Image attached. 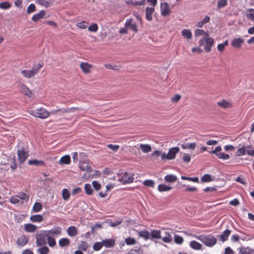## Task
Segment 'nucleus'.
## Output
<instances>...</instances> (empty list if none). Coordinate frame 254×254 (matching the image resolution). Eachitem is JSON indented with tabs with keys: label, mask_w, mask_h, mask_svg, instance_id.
<instances>
[{
	"label": "nucleus",
	"mask_w": 254,
	"mask_h": 254,
	"mask_svg": "<svg viewBox=\"0 0 254 254\" xmlns=\"http://www.w3.org/2000/svg\"><path fill=\"white\" fill-rule=\"evenodd\" d=\"M43 66V64L38 63L32 66L30 70L23 69L21 71L23 76L26 78H33L39 72L40 69Z\"/></svg>",
	"instance_id": "f257e3e1"
},
{
	"label": "nucleus",
	"mask_w": 254,
	"mask_h": 254,
	"mask_svg": "<svg viewBox=\"0 0 254 254\" xmlns=\"http://www.w3.org/2000/svg\"><path fill=\"white\" fill-rule=\"evenodd\" d=\"M29 114L36 118L40 119H46L50 116V113L46 109L40 107L29 111Z\"/></svg>",
	"instance_id": "f03ea898"
},
{
	"label": "nucleus",
	"mask_w": 254,
	"mask_h": 254,
	"mask_svg": "<svg viewBox=\"0 0 254 254\" xmlns=\"http://www.w3.org/2000/svg\"><path fill=\"white\" fill-rule=\"evenodd\" d=\"M179 151L180 148L178 147L170 148L168 154H166L165 153L162 154L161 159L162 160L174 159L175 158L176 154L179 153Z\"/></svg>",
	"instance_id": "7ed1b4c3"
},
{
	"label": "nucleus",
	"mask_w": 254,
	"mask_h": 254,
	"mask_svg": "<svg viewBox=\"0 0 254 254\" xmlns=\"http://www.w3.org/2000/svg\"><path fill=\"white\" fill-rule=\"evenodd\" d=\"M221 147L220 146H217L215 149L210 150L209 152L211 154H215L218 158L222 160H228L230 158L229 155L221 152Z\"/></svg>",
	"instance_id": "20e7f679"
},
{
	"label": "nucleus",
	"mask_w": 254,
	"mask_h": 254,
	"mask_svg": "<svg viewBox=\"0 0 254 254\" xmlns=\"http://www.w3.org/2000/svg\"><path fill=\"white\" fill-rule=\"evenodd\" d=\"M18 161L20 164L23 163L29 156L28 152L22 147L17 151Z\"/></svg>",
	"instance_id": "39448f33"
},
{
	"label": "nucleus",
	"mask_w": 254,
	"mask_h": 254,
	"mask_svg": "<svg viewBox=\"0 0 254 254\" xmlns=\"http://www.w3.org/2000/svg\"><path fill=\"white\" fill-rule=\"evenodd\" d=\"M44 233H45V235H48L51 237H57L60 236L62 234V228L59 227H55L53 228L52 229L48 231H45Z\"/></svg>",
	"instance_id": "423d86ee"
},
{
	"label": "nucleus",
	"mask_w": 254,
	"mask_h": 254,
	"mask_svg": "<svg viewBox=\"0 0 254 254\" xmlns=\"http://www.w3.org/2000/svg\"><path fill=\"white\" fill-rule=\"evenodd\" d=\"M77 110H78V108L77 107L59 109L57 110H52L50 113V115H56L58 112H61L63 114L73 113Z\"/></svg>",
	"instance_id": "0eeeda50"
},
{
	"label": "nucleus",
	"mask_w": 254,
	"mask_h": 254,
	"mask_svg": "<svg viewBox=\"0 0 254 254\" xmlns=\"http://www.w3.org/2000/svg\"><path fill=\"white\" fill-rule=\"evenodd\" d=\"M21 93L24 94L28 97H32L33 93L30 89L23 83H20L18 85Z\"/></svg>",
	"instance_id": "6e6552de"
},
{
	"label": "nucleus",
	"mask_w": 254,
	"mask_h": 254,
	"mask_svg": "<svg viewBox=\"0 0 254 254\" xmlns=\"http://www.w3.org/2000/svg\"><path fill=\"white\" fill-rule=\"evenodd\" d=\"M161 13L163 16L168 15L171 12V9L168 3L166 2L161 3Z\"/></svg>",
	"instance_id": "1a4fd4ad"
},
{
	"label": "nucleus",
	"mask_w": 254,
	"mask_h": 254,
	"mask_svg": "<svg viewBox=\"0 0 254 254\" xmlns=\"http://www.w3.org/2000/svg\"><path fill=\"white\" fill-rule=\"evenodd\" d=\"M45 233H40L36 235V245L38 247H41L46 244Z\"/></svg>",
	"instance_id": "9d476101"
},
{
	"label": "nucleus",
	"mask_w": 254,
	"mask_h": 254,
	"mask_svg": "<svg viewBox=\"0 0 254 254\" xmlns=\"http://www.w3.org/2000/svg\"><path fill=\"white\" fill-rule=\"evenodd\" d=\"M134 178L132 176L128 175L127 172H125L124 175L120 179V181L123 184H129L133 182Z\"/></svg>",
	"instance_id": "9b49d317"
},
{
	"label": "nucleus",
	"mask_w": 254,
	"mask_h": 254,
	"mask_svg": "<svg viewBox=\"0 0 254 254\" xmlns=\"http://www.w3.org/2000/svg\"><path fill=\"white\" fill-rule=\"evenodd\" d=\"M125 26L128 29L129 28L135 32H137V26L135 23L132 22L131 18H128L126 20Z\"/></svg>",
	"instance_id": "f8f14e48"
},
{
	"label": "nucleus",
	"mask_w": 254,
	"mask_h": 254,
	"mask_svg": "<svg viewBox=\"0 0 254 254\" xmlns=\"http://www.w3.org/2000/svg\"><path fill=\"white\" fill-rule=\"evenodd\" d=\"M80 67L84 73L88 74L90 72L92 65L88 63L81 62L80 64Z\"/></svg>",
	"instance_id": "ddd939ff"
},
{
	"label": "nucleus",
	"mask_w": 254,
	"mask_h": 254,
	"mask_svg": "<svg viewBox=\"0 0 254 254\" xmlns=\"http://www.w3.org/2000/svg\"><path fill=\"white\" fill-rule=\"evenodd\" d=\"M244 42V39L241 38H235L232 41L231 45L235 48L239 49Z\"/></svg>",
	"instance_id": "4468645a"
},
{
	"label": "nucleus",
	"mask_w": 254,
	"mask_h": 254,
	"mask_svg": "<svg viewBox=\"0 0 254 254\" xmlns=\"http://www.w3.org/2000/svg\"><path fill=\"white\" fill-rule=\"evenodd\" d=\"M200 36H203V39L202 40H200L199 42V44L201 45L203 42H205L206 43V35L204 31L202 30H200L199 29H197L195 31V36L198 37Z\"/></svg>",
	"instance_id": "2eb2a0df"
},
{
	"label": "nucleus",
	"mask_w": 254,
	"mask_h": 254,
	"mask_svg": "<svg viewBox=\"0 0 254 254\" xmlns=\"http://www.w3.org/2000/svg\"><path fill=\"white\" fill-rule=\"evenodd\" d=\"M155 11L154 7H146L145 8V18L148 21L152 19V14Z\"/></svg>",
	"instance_id": "dca6fc26"
},
{
	"label": "nucleus",
	"mask_w": 254,
	"mask_h": 254,
	"mask_svg": "<svg viewBox=\"0 0 254 254\" xmlns=\"http://www.w3.org/2000/svg\"><path fill=\"white\" fill-rule=\"evenodd\" d=\"M46 14V12L44 10L40 11L38 13L35 14L32 17L31 20L33 21L37 22L41 18H43Z\"/></svg>",
	"instance_id": "f3484780"
},
{
	"label": "nucleus",
	"mask_w": 254,
	"mask_h": 254,
	"mask_svg": "<svg viewBox=\"0 0 254 254\" xmlns=\"http://www.w3.org/2000/svg\"><path fill=\"white\" fill-rule=\"evenodd\" d=\"M28 241V238L25 235H22L17 241V244L19 246L23 247Z\"/></svg>",
	"instance_id": "a211bd4d"
},
{
	"label": "nucleus",
	"mask_w": 254,
	"mask_h": 254,
	"mask_svg": "<svg viewBox=\"0 0 254 254\" xmlns=\"http://www.w3.org/2000/svg\"><path fill=\"white\" fill-rule=\"evenodd\" d=\"M240 254H254V249L250 247H242L239 249Z\"/></svg>",
	"instance_id": "6ab92c4d"
},
{
	"label": "nucleus",
	"mask_w": 254,
	"mask_h": 254,
	"mask_svg": "<svg viewBox=\"0 0 254 254\" xmlns=\"http://www.w3.org/2000/svg\"><path fill=\"white\" fill-rule=\"evenodd\" d=\"M219 106L224 108H230L232 107V104L230 101L222 100L217 103Z\"/></svg>",
	"instance_id": "aec40b11"
},
{
	"label": "nucleus",
	"mask_w": 254,
	"mask_h": 254,
	"mask_svg": "<svg viewBox=\"0 0 254 254\" xmlns=\"http://www.w3.org/2000/svg\"><path fill=\"white\" fill-rule=\"evenodd\" d=\"M103 246L107 248H111L115 246V241L112 239H107L102 241Z\"/></svg>",
	"instance_id": "412c9836"
},
{
	"label": "nucleus",
	"mask_w": 254,
	"mask_h": 254,
	"mask_svg": "<svg viewBox=\"0 0 254 254\" xmlns=\"http://www.w3.org/2000/svg\"><path fill=\"white\" fill-rule=\"evenodd\" d=\"M37 226L32 224H26L24 226V229L27 232H34L37 230Z\"/></svg>",
	"instance_id": "4be33fe9"
},
{
	"label": "nucleus",
	"mask_w": 254,
	"mask_h": 254,
	"mask_svg": "<svg viewBox=\"0 0 254 254\" xmlns=\"http://www.w3.org/2000/svg\"><path fill=\"white\" fill-rule=\"evenodd\" d=\"M71 160L69 155H66L61 157L59 161V164H69L70 163Z\"/></svg>",
	"instance_id": "5701e85b"
},
{
	"label": "nucleus",
	"mask_w": 254,
	"mask_h": 254,
	"mask_svg": "<svg viewBox=\"0 0 254 254\" xmlns=\"http://www.w3.org/2000/svg\"><path fill=\"white\" fill-rule=\"evenodd\" d=\"M67 233L70 237H74L77 234V231L75 226L69 227L67 229Z\"/></svg>",
	"instance_id": "b1692460"
},
{
	"label": "nucleus",
	"mask_w": 254,
	"mask_h": 254,
	"mask_svg": "<svg viewBox=\"0 0 254 254\" xmlns=\"http://www.w3.org/2000/svg\"><path fill=\"white\" fill-rule=\"evenodd\" d=\"M230 234L231 231L229 230H226L221 235H220L219 238L220 240L222 242H225L228 239Z\"/></svg>",
	"instance_id": "393cba45"
},
{
	"label": "nucleus",
	"mask_w": 254,
	"mask_h": 254,
	"mask_svg": "<svg viewBox=\"0 0 254 254\" xmlns=\"http://www.w3.org/2000/svg\"><path fill=\"white\" fill-rule=\"evenodd\" d=\"M30 220L33 222H41L43 220V217L39 214L33 215L30 216Z\"/></svg>",
	"instance_id": "a878e982"
},
{
	"label": "nucleus",
	"mask_w": 254,
	"mask_h": 254,
	"mask_svg": "<svg viewBox=\"0 0 254 254\" xmlns=\"http://www.w3.org/2000/svg\"><path fill=\"white\" fill-rule=\"evenodd\" d=\"M161 239L166 243H171L173 240V238L169 232H165V236L162 237Z\"/></svg>",
	"instance_id": "bb28decb"
},
{
	"label": "nucleus",
	"mask_w": 254,
	"mask_h": 254,
	"mask_svg": "<svg viewBox=\"0 0 254 254\" xmlns=\"http://www.w3.org/2000/svg\"><path fill=\"white\" fill-rule=\"evenodd\" d=\"M190 246L195 250H199L201 249L202 245L195 241H192L190 243Z\"/></svg>",
	"instance_id": "cd10ccee"
},
{
	"label": "nucleus",
	"mask_w": 254,
	"mask_h": 254,
	"mask_svg": "<svg viewBox=\"0 0 254 254\" xmlns=\"http://www.w3.org/2000/svg\"><path fill=\"white\" fill-rule=\"evenodd\" d=\"M150 237L152 239H159L161 238V231L160 230H153L150 233Z\"/></svg>",
	"instance_id": "c85d7f7f"
},
{
	"label": "nucleus",
	"mask_w": 254,
	"mask_h": 254,
	"mask_svg": "<svg viewBox=\"0 0 254 254\" xmlns=\"http://www.w3.org/2000/svg\"><path fill=\"white\" fill-rule=\"evenodd\" d=\"M79 167L81 170L84 171L90 172L92 170L91 167L86 162L81 163Z\"/></svg>",
	"instance_id": "c756f323"
},
{
	"label": "nucleus",
	"mask_w": 254,
	"mask_h": 254,
	"mask_svg": "<svg viewBox=\"0 0 254 254\" xmlns=\"http://www.w3.org/2000/svg\"><path fill=\"white\" fill-rule=\"evenodd\" d=\"M59 244L62 248L67 247L70 244V240L68 238H62L59 240Z\"/></svg>",
	"instance_id": "7c9ffc66"
},
{
	"label": "nucleus",
	"mask_w": 254,
	"mask_h": 254,
	"mask_svg": "<svg viewBox=\"0 0 254 254\" xmlns=\"http://www.w3.org/2000/svg\"><path fill=\"white\" fill-rule=\"evenodd\" d=\"M140 148L143 153H148L151 151V146L149 144H140Z\"/></svg>",
	"instance_id": "2f4dec72"
},
{
	"label": "nucleus",
	"mask_w": 254,
	"mask_h": 254,
	"mask_svg": "<svg viewBox=\"0 0 254 254\" xmlns=\"http://www.w3.org/2000/svg\"><path fill=\"white\" fill-rule=\"evenodd\" d=\"M46 237L47 243L49 246L51 247H53L56 245V242L55 239L51 236L48 235H45Z\"/></svg>",
	"instance_id": "473e14b6"
},
{
	"label": "nucleus",
	"mask_w": 254,
	"mask_h": 254,
	"mask_svg": "<svg viewBox=\"0 0 254 254\" xmlns=\"http://www.w3.org/2000/svg\"><path fill=\"white\" fill-rule=\"evenodd\" d=\"M138 235L140 237L143 238L146 240L150 238V233L146 230L139 232Z\"/></svg>",
	"instance_id": "72a5a7b5"
},
{
	"label": "nucleus",
	"mask_w": 254,
	"mask_h": 254,
	"mask_svg": "<svg viewBox=\"0 0 254 254\" xmlns=\"http://www.w3.org/2000/svg\"><path fill=\"white\" fill-rule=\"evenodd\" d=\"M28 164L30 165L35 166H43L45 163L42 160H37L36 159L29 160L28 161Z\"/></svg>",
	"instance_id": "f704fd0d"
},
{
	"label": "nucleus",
	"mask_w": 254,
	"mask_h": 254,
	"mask_svg": "<svg viewBox=\"0 0 254 254\" xmlns=\"http://www.w3.org/2000/svg\"><path fill=\"white\" fill-rule=\"evenodd\" d=\"M216 243V239L212 236H207V247H212Z\"/></svg>",
	"instance_id": "c9c22d12"
},
{
	"label": "nucleus",
	"mask_w": 254,
	"mask_h": 254,
	"mask_svg": "<svg viewBox=\"0 0 254 254\" xmlns=\"http://www.w3.org/2000/svg\"><path fill=\"white\" fill-rule=\"evenodd\" d=\"M246 16L248 19L254 22V9H248L246 12Z\"/></svg>",
	"instance_id": "e433bc0d"
},
{
	"label": "nucleus",
	"mask_w": 254,
	"mask_h": 254,
	"mask_svg": "<svg viewBox=\"0 0 254 254\" xmlns=\"http://www.w3.org/2000/svg\"><path fill=\"white\" fill-rule=\"evenodd\" d=\"M172 188L164 184H160L158 186V190L159 191H167L172 190Z\"/></svg>",
	"instance_id": "4c0bfd02"
},
{
	"label": "nucleus",
	"mask_w": 254,
	"mask_h": 254,
	"mask_svg": "<svg viewBox=\"0 0 254 254\" xmlns=\"http://www.w3.org/2000/svg\"><path fill=\"white\" fill-rule=\"evenodd\" d=\"M246 146H243L242 147L239 148L236 152V155L238 157H240L244 155L246 153Z\"/></svg>",
	"instance_id": "58836bf2"
},
{
	"label": "nucleus",
	"mask_w": 254,
	"mask_h": 254,
	"mask_svg": "<svg viewBox=\"0 0 254 254\" xmlns=\"http://www.w3.org/2000/svg\"><path fill=\"white\" fill-rule=\"evenodd\" d=\"M37 2L42 6L48 7L50 6L51 0H37Z\"/></svg>",
	"instance_id": "ea45409f"
},
{
	"label": "nucleus",
	"mask_w": 254,
	"mask_h": 254,
	"mask_svg": "<svg viewBox=\"0 0 254 254\" xmlns=\"http://www.w3.org/2000/svg\"><path fill=\"white\" fill-rule=\"evenodd\" d=\"M182 35L188 39H191L192 37V33L189 29H184L182 31Z\"/></svg>",
	"instance_id": "a19ab883"
},
{
	"label": "nucleus",
	"mask_w": 254,
	"mask_h": 254,
	"mask_svg": "<svg viewBox=\"0 0 254 254\" xmlns=\"http://www.w3.org/2000/svg\"><path fill=\"white\" fill-rule=\"evenodd\" d=\"M42 209V205L41 203L36 202H35L32 208V210L35 212H40Z\"/></svg>",
	"instance_id": "79ce46f5"
},
{
	"label": "nucleus",
	"mask_w": 254,
	"mask_h": 254,
	"mask_svg": "<svg viewBox=\"0 0 254 254\" xmlns=\"http://www.w3.org/2000/svg\"><path fill=\"white\" fill-rule=\"evenodd\" d=\"M89 247L88 243L85 241H81L78 246V248L83 251H86Z\"/></svg>",
	"instance_id": "37998d69"
},
{
	"label": "nucleus",
	"mask_w": 254,
	"mask_h": 254,
	"mask_svg": "<svg viewBox=\"0 0 254 254\" xmlns=\"http://www.w3.org/2000/svg\"><path fill=\"white\" fill-rule=\"evenodd\" d=\"M177 177L173 175H168L165 177V180L167 182L173 183L177 180Z\"/></svg>",
	"instance_id": "c03bdc74"
},
{
	"label": "nucleus",
	"mask_w": 254,
	"mask_h": 254,
	"mask_svg": "<svg viewBox=\"0 0 254 254\" xmlns=\"http://www.w3.org/2000/svg\"><path fill=\"white\" fill-rule=\"evenodd\" d=\"M88 22L85 21H82L79 22H77L76 25L77 27L80 29H85L88 27Z\"/></svg>",
	"instance_id": "a18cd8bd"
},
{
	"label": "nucleus",
	"mask_w": 254,
	"mask_h": 254,
	"mask_svg": "<svg viewBox=\"0 0 254 254\" xmlns=\"http://www.w3.org/2000/svg\"><path fill=\"white\" fill-rule=\"evenodd\" d=\"M84 190L85 193L88 195H91L93 193V190L91 186L89 184H86L84 185Z\"/></svg>",
	"instance_id": "49530a36"
},
{
	"label": "nucleus",
	"mask_w": 254,
	"mask_h": 254,
	"mask_svg": "<svg viewBox=\"0 0 254 254\" xmlns=\"http://www.w3.org/2000/svg\"><path fill=\"white\" fill-rule=\"evenodd\" d=\"M70 193L66 189H64L62 190V197L64 200H67L69 198Z\"/></svg>",
	"instance_id": "de8ad7c7"
},
{
	"label": "nucleus",
	"mask_w": 254,
	"mask_h": 254,
	"mask_svg": "<svg viewBox=\"0 0 254 254\" xmlns=\"http://www.w3.org/2000/svg\"><path fill=\"white\" fill-rule=\"evenodd\" d=\"M17 195L18 196L19 199L24 200L26 201H28L29 198V195L22 192H19Z\"/></svg>",
	"instance_id": "09e8293b"
},
{
	"label": "nucleus",
	"mask_w": 254,
	"mask_h": 254,
	"mask_svg": "<svg viewBox=\"0 0 254 254\" xmlns=\"http://www.w3.org/2000/svg\"><path fill=\"white\" fill-rule=\"evenodd\" d=\"M37 252L40 254H48L50 252V250L47 246H44L39 248L37 250Z\"/></svg>",
	"instance_id": "8fccbe9b"
},
{
	"label": "nucleus",
	"mask_w": 254,
	"mask_h": 254,
	"mask_svg": "<svg viewBox=\"0 0 254 254\" xmlns=\"http://www.w3.org/2000/svg\"><path fill=\"white\" fill-rule=\"evenodd\" d=\"M98 26L96 23H92L88 27V30L90 32H96L98 30Z\"/></svg>",
	"instance_id": "3c124183"
},
{
	"label": "nucleus",
	"mask_w": 254,
	"mask_h": 254,
	"mask_svg": "<svg viewBox=\"0 0 254 254\" xmlns=\"http://www.w3.org/2000/svg\"><path fill=\"white\" fill-rule=\"evenodd\" d=\"M11 6V4L8 1H4L0 2V8L7 9Z\"/></svg>",
	"instance_id": "603ef678"
},
{
	"label": "nucleus",
	"mask_w": 254,
	"mask_h": 254,
	"mask_svg": "<svg viewBox=\"0 0 254 254\" xmlns=\"http://www.w3.org/2000/svg\"><path fill=\"white\" fill-rule=\"evenodd\" d=\"M196 144L195 143H185L182 145V147L184 149H194L195 147Z\"/></svg>",
	"instance_id": "864d4df0"
},
{
	"label": "nucleus",
	"mask_w": 254,
	"mask_h": 254,
	"mask_svg": "<svg viewBox=\"0 0 254 254\" xmlns=\"http://www.w3.org/2000/svg\"><path fill=\"white\" fill-rule=\"evenodd\" d=\"M142 251L140 248L135 247V248L131 249L128 253V254H142Z\"/></svg>",
	"instance_id": "5fc2aeb1"
},
{
	"label": "nucleus",
	"mask_w": 254,
	"mask_h": 254,
	"mask_svg": "<svg viewBox=\"0 0 254 254\" xmlns=\"http://www.w3.org/2000/svg\"><path fill=\"white\" fill-rule=\"evenodd\" d=\"M36 10V6L33 3H31L28 7L26 10V13L29 14L34 12Z\"/></svg>",
	"instance_id": "6e6d98bb"
},
{
	"label": "nucleus",
	"mask_w": 254,
	"mask_h": 254,
	"mask_svg": "<svg viewBox=\"0 0 254 254\" xmlns=\"http://www.w3.org/2000/svg\"><path fill=\"white\" fill-rule=\"evenodd\" d=\"M9 201L11 203L14 204L19 203L20 202V199L17 195H12L10 197Z\"/></svg>",
	"instance_id": "4d7b16f0"
},
{
	"label": "nucleus",
	"mask_w": 254,
	"mask_h": 254,
	"mask_svg": "<svg viewBox=\"0 0 254 254\" xmlns=\"http://www.w3.org/2000/svg\"><path fill=\"white\" fill-rule=\"evenodd\" d=\"M174 242L177 244L181 245L183 243L184 239L179 235H175L174 236Z\"/></svg>",
	"instance_id": "13d9d810"
},
{
	"label": "nucleus",
	"mask_w": 254,
	"mask_h": 254,
	"mask_svg": "<svg viewBox=\"0 0 254 254\" xmlns=\"http://www.w3.org/2000/svg\"><path fill=\"white\" fill-rule=\"evenodd\" d=\"M143 184L145 186L153 188L155 183L153 180H146L143 182Z\"/></svg>",
	"instance_id": "bf43d9fd"
},
{
	"label": "nucleus",
	"mask_w": 254,
	"mask_h": 254,
	"mask_svg": "<svg viewBox=\"0 0 254 254\" xmlns=\"http://www.w3.org/2000/svg\"><path fill=\"white\" fill-rule=\"evenodd\" d=\"M181 179L183 180H188L190 181H192L195 183H198L199 182V179L197 177H188L186 176H182Z\"/></svg>",
	"instance_id": "052dcab7"
},
{
	"label": "nucleus",
	"mask_w": 254,
	"mask_h": 254,
	"mask_svg": "<svg viewBox=\"0 0 254 254\" xmlns=\"http://www.w3.org/2000/svg\"><path fill=\"white\" fill-rule=\"evenodd\" d=\"M227 4V0H218L217 2V7L221 8Z\"/></svg>",
	"instance_id": "680f3d73"
},
{
	"label": "nucleus",
	"mask_w": 254,
	"mask_h": 254,
	"mask_svg": "<svg viewBox=\"0 0 254 254\" xmlns=\"http://www.w3.org/2000/svg\"><path fill=\"white\" fill-rule=\"evenodd\" d=\"M103 246V243L102 242H96L95 243L93 246V249L94 250L96 251H99Z\"/></svg>",
	"instance_id": "e2e57ef3"
},
{
	"label": "nucleus",
	"mask_w": 254,
	"mask_h": 254,
	"mask_svg": "<svg viewBox=\"0 0 254 254\" xmlns=\"http://www.w3.org/2000/svg\"><path fill=\"white\" fill-rule=\"evenodd\" d=\"M246 153L249 156H253L254 155V149L252 146H248L246 147Z\"/></svg>",
	"instance_id": "0e129e2a"
},
{
	"label": "nucleus",
	"mask_w": 254,
	"mask_h": 254,
	"mask_svg": "<svg viewBox=\"0 0 254 254\" xmlns=\"http://www.w3.org/2000/svg\"><path fill=\"white\" fill-rule=\"evenodd\" d=\"M125 242L127 245H132L135 244V240L131 237H128L125 240Z\"/></svg>",
	"instance_id": "69168bd1"
},
{
	"label": "nucleus",
	"mask_w": 254,
	"mask_h": 254,
	"mask_svg": "<svg viewBox=\"0 0 254 254\" xmlns=\"http://www.w3.org/2000/svg\"><path fill=\"white\" fill-rule=\"evenodd\" d=\"M107 147L114 151H117L120 148V146L117 144H109L107 145Z\"/></svg>",
	"instance_id": "338daca9"
},
{
	"label": "nucleus",
	"mask_w": 254,
	"mask_h": 254,
	"mask_svg": "<svg viewBox=\"0 0 254 254\" xmlns=\"http://www.w3.org/2000/svg\"><path fill=\"white\" fill-rule=\"evenodd\" d=\"M123 222V219H118V220L114 221V222H111L110 223V226L111 227H116L120 224H121Z\"/></svg>",
	"instance_id": "774afa93"
}]
</instances>
